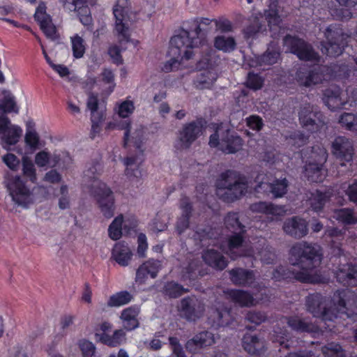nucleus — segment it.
Returning a JSON list of instances; mask_svg holds the SVG:
<instances>
[{
    "label": "nucleus",
    "mask_w": 357,
    "mask_h": 357,
    "mask_svg": "<svg viewBox=\"0 0 357 357\" xmlns=\"http://www.w3.org/2000/svg\"><path fill=\"white\" fill-rule=\"evenodd\" d=\"M321 259V249L318 245L302 242L294 245L290 252L289 261L294 267V278L304 282H321V277L314 271Z\"/></svg>",
    "instance_id": "1"
},
{
    "label": "nucleus",
    "mask_w": 357,
    "mask_h": 357,
    "mask_svg": "<svg viewBox=\"0 0 357 357\" xmlns=\"http://www.w3.org/2000/svg\"><path fill=\"white\" fill-rule=\"evenodd\" d=\"M192 28L190 30L182 29L172 38L169 51L172 59L164 64V71L169 72L180 66H188L185 62L192 58L194 49L200 44L201 38L204 36L196 22H192Z\"/></svg>",
    "instance_id": "2"
},
{
    "label": "nucleus",
    "mask_w": 357,
    "mask_h": 357,
    "mask_svg": "<svg viewBox=\"0 0 357 357\" xmlns=\"http://www.w3.org/2000/svg\"><path fill=\"white\" fill-rule=\"evenodd\" d=\"M113 13L115 17L113 33L121 47L113 45L109 47L108 53L114 63L120 64L123 61L121 52L126 48L125 45L131 43L135 47L137 45L138 41L131 38L132 13L128 0H117L113 8Z\"/></svg>",
    "instance_id": "3"
},
{
    "label": "nucleus",
    "mask_w": 357,
    "mask_h": 357,
    "mask_svg": "<svg viewBox=\"0 0 357 357\" xmlns=\"http://www.w3.org/2000/svg\"><path fill=\"white\" fill-rule=\"evenodd\" d=\"M222 177L217 194L225 201L232 202L248 192V181L244 176L228 172Z\"/></svg>",
    "instance_id": "4"
},
{
    "label": "nucleus",
    "mask_w": 357,
    "mask_h": 357,
    "mask_svg": "<svg viewBox=\"0 0 357 357\" xmlns=\"http://www.w3.org/2000/svg\"><path fill=\"white\" fill-rule=\"evenodd\" d=\"M211 147L218 148L225 153H234L243 147L241 138L231 132L227 125L221 123L211 135L209 139Z\"/></svg>",
    "instance_id": "5"
},
{
    "label": "nucleus",
    "mask_w": 357,
    "mask_h": 357,
    "mask_svg": "<svg viewBox=\"0 0 357 357\" xmlns=\"http://www.w3.org/2000/svg\"><path fill=\"white\" fill-rule=\"evenodd\" d=\"M327 157V151L323 146H317L312 149L304 167L305 176L309 180L313 182H321L324 180L326 172L322 166Z\"/></svg>",
    "instance_id": "6"
},
{
    "label": "nucleus",
    "mask_w": 357,
    "mask_h": 357,
    "mask_svg": "<svg viewBox=\"0 0 357 357\" xmlns=\"http://www.w3.org/2000/svg\"><path fill=\"white\" fill-rule=\"evenodd\" d=\"M225 225L228 229L231 230L234 235H231L223 246L222 250L228 254L231 258L235 259L237 256L241 255V246L243 243L242 232L243 227L238 222V217L236 213H229L225 218Z\"/></svg>",
    "instance_id": "7"
},
{
    "label": "nucleus",
    "mask_w": 357,
    "mask_h": 357,
    "mask_svg": "<svg viewBox=\"0 0 357 357\" xmlns=\"http://www.w3.org/2000/svg\"><path fill=\"white\" fill-rule=\"evenodd\" d=\"M91 194L96 198L103 215L106 218H111L115 208L114 196L111 190L104 183L95 180L92 183Z\"/></svg>",
    "instance_id": "8"
},
{
    "label": "nucleus",
    "mask_w": 357,
    "mask_h": 357,
    "mask_svg": "<svg viewBox=\"0 0 357 357\" xmlns=\"http://www.w3.org/2000/svg\"><path fill=\"white\" fill-rule=\"evenodd\" d=\"M7 188L13 201L17 204L26 206L33 202L31 189L19 176L8 180Z\"/></svg>",
    "instance_id": "9"
},
{
    "label": "nucleus",
    "mask_w": 357,
    "mask_h": 357,
    "mask_svg": "<svg viewBox=\"0 0 357 357\" xmlns=\"http://www.w3.org/2000/svg\"><path fill=\"white\" fill-rule=\"evenodd\" d=\"M332 153L340 160L341 165H347L353 159L354 149L351 142L344 137H337L332 144Z\"/></svg>",
    "instance_id": "10"
},
{
    "label": "nucleus",
    "mask_w": 357,
    "mask_h": 357,
    "mask_svg": "<svg viewBox=\"0 0 357 357\" xmlns=\"http://www.w3.org/2000/svg\"><path fill=\"white\" fill-rule=\"evenodd\" d=\"M22 128L12 124L6 116L0 118V138L6 145H15L22 135Z\"/></svg>",
    "instance_id": "11"
},
{
    "label": "nucleus",
    "mask_w": 357,
    "mask_h": 357,
    "mask_svg": "<svg viewBox=\"0 0 357 357\" xmlns=\"http://www.w3.org/2000/svg\"><path fill=\"white\" fill-rule=\"evenodd\" d=\"M64 8L68 11L76 12L79 17L81 22L84 26L91 24L92 18L88 5L93 4L94 0H59Z\"/></svg>",
    "instance_id": "12"
},
{
    "label": "nucleus",
    "mask_w": 357,
    "mask_h": 357,
    "mask_svg": "<svg viewBox=\"0 0 357 357\" xmlns=\"http://www.w3.org/2000/svg\"><path fill=\"white\" fill-rule=\"evenodd\" d=\"M284 44L291 52L296 54L300 59L307 61L317 59V54L312 51L310 45L302 40L287 36L284 40Z\"/></svg>",
    "instance_id": "13"
},
{
    "label": "nucleus",
    "mask_w": 357,
    "mask_h": 357,
    "mask_svg": "<svg viewBox=\"0 0 357 357\" xmlns=\"http://www.w3.org/2000/svg\"><path fill=\"white\" fill-rule=\"evenodd\" d=\"M107 128L108 129H124L126 130L124 141L126 144L133 143L137 145L138 143L142 142L145 138L144 128L139 127L135 129H131L129 123L127 121H124L122 123H119L116 121H110L107 123Z\"/></svg>",
    "instance_id": "14"
},
{
    "label": "nucleus",
    "mask_w": 357,
    "mask_h": 357,
    "mask_svg": "<svg viewBox=\"0 0 357 357\" xmlns=\"http://www.w3.org/2000/svg\"><path fill=\"white\" fill-rule=\"evenodd\" d=\"M25 126L26 130L24 137L25 146L33 152L45 147L46 142L41 139L37 132L35 122L33 120H28Z\"/></svg>",
    "instance_id": "15"
},
{
    "label": "nucleus",
    "mask_w": 357,
    "mask_h": 357,
    "mask_svg": "<svg viewBox=\"0 0 357 357\" xmlns=\"http://www.w3.org/2000/svg\"><path fill=\"white\" fill-rule=\"evenodd\" d=\"M257 182L259 184L255 187L257 192L271 191L275 197H280L287 192V183L285 179L278 180L275 183H269L267 176L261 174L257 177Z\"/></svg>",
    "instance_id": "16"
},
{
    "label": "nucleus",
    "mask_w": 357,
    "mask_h": 357,
    "mask_svg": "<svg viewBox=\"0 0 357 357\" xmlns=\"http://www.w3.org/2000/svg\"><path fill=\"white\" fill-rule=\"evenodd\" d=\"M34 17L46 36L55 39L56 38V27L52 24L50 16L47 14L46 6L43 3H40L37 7Z\"/></svg>",
    "instance_id": "17"
},
{
    "label": "nucleus",
    "mask_w": 357,
    "mask_h": 357,
    "mask_svg": "<svg viewBox=\"0 0 357 357\" xmlns=\"http://www.w3.org/2000/svg\"><path fill=\"white\" fill-rule=\"evenodd\" d=\"M178 311L181 317L194 321L202 315L203 307L195 299L184 298L178 306Z\"/></svg>",
    "instance_id": "18"
},
{
    "label": "nucleus",
    "mask_w": 357,
    "mask_h": 357,
    "mask_svg": "<svg viewBox=\"0 0 357 357\" xmlns=\"http://www.w3.org/2000/svg\"><path fill=\"white\" fill-rule=\"evenodd\" d=\"M202 128L198 123H191L185 126L180 132L176 147L178 149L187 148L196 139L201 132Z\"/></svg>",
    "instance_id": "19"
},
{
    "label": "nucleus",
    "mask_w": 357,
    "mask_h": 357,
    "mask_svg": "<svg viewBox=\"0 0 357 357\" xmlns=\"http://www.w3.org/2000/svg\"><path fill=\"white\" fill-rule=\"evenodd\" d=\"M161 268L159 261L149 260L142 264L137 271L136 282L142 284L150 276L151 278L156 277Z\"/></svg>",
    "instance_id": "20"
},
{
    "label": "nucleus",
    "mask_w": 357,
    "mask_h": 357,
    "mask_svg": "<svg viewBox=\"0 0 357 357\" xmlns=\"http://www.w3.org/2000/svg\"><path fill=\"white\" fill-rule=\"evenodd\" d=\"M61 153H54L53 155H51L46 149L36 153L34 157L35 164L39 167L46 166L54 167L56 165L61 167Z\"/></svg>",
    "instance_id": "21"
},
{
    "label": "nucleus",
    "mask_w": 357,
    "mask_h": 357,
    "mask_svg": "<svg viewBox=\"0 0 357 357\" xmlns=\"http://www.w3.org/2000/svg\"><path fill=\"white\" fill-rule=\"evenodd\" d=\"M215 342V337L211 332H202L196 335L188 341L186 348L190 351L195 353L198 349L210 346Z\"/></svg>",
    "instance_id": "22"
},
{
    "label": "nucleus",
    "mask_w": 357,
    "mask_h": 357,
    "mask_svg": "<svg viewBox=\"0 0 357 357\" xmlns=\"http://www.w3.org/2000/svg\"><path fill=\"white\" fill-rule=\"evenodd\" d=\"M283 229L287 234L298 238L303 237L307 232L305 221L298 218L287 220L284 224Z\"/></svg>",
    "instance_id": "23"
},
{
    "label": "nucleus",
    "mask_w": 357,
    "mask_h": 357,
    "mask_svg": "<svg viewBox=\"0 0 357 357\" xmlns=\"http://www.w3.org/2000/svg\"><path fill=\"white\" fill-rule=\"evenodd\" d=\"M87 107L91 112L92 130L94 133L100 132L101 125L105 120V116L102 112H98V98L91 94L89 96L87 101Z\"/></svg>",
    "instance_id": "24"
},
{
    "label": "nucleus",
    "mask_w": 357,
    "mask_h": 357,
    "mask_svg": "<svg viewBox=\"0 0 357 357\" xmlns=\"http://www.w3.org/2000/svg\"><path fill=\"white\" fill-rule=\"evenodd\" d=\"M139 313V309L137 307H129L121 312L120 319L126 330L132 331L138 328L139 321L137 317Z\"/></svg>",
    "instance_id": "25"
},
{
    "label": "nucleus",
    "mask_w": 357,
    "mask_h": 357,
    "mask_svg": "<svg viewBox=\"0 0 357 357\" xmlns=\"http://www.w3.org/2000/svg\"><path fill=\"white\" fill-rule=\"evenodd\" d=\"M264 17L270 31L275 36L278 31L281 30L280 23L282 22V16L276 3L270 5L268 9L264 12Z\"/></svg>",
    "instance_id": "26"
},
{
    "label": "nucleus",
    "mask_w": 357,
    "mask_h": 357,
    "mask_svg": "<svg viewBox=\"0 0 357 357\" xmlns=\"http://www.w3.org/2000/svg\"><path fill=\"white\" fill-rule=\"evenodd\" d=\"M326 70H327L326 67H318L310 72L305 77H303L300 73L298 75V81L301 84L305 86H311L321 83L328 77V75L324 74Z\"/></svg>",
    "instance_id": "27"
},
{
    "label": "nucleus",
    "mask_w": 357,
    "mask_h": 357,
    "mask_svg": "<svg viewBox=\"0 0 357 357\" xmlns=\"http://www.w3.org/2000/svg\"><path fill=\"white\" fill-rule=\"evenodd\" d=\"M337 279L340 282L349 285H357V268H351L349 264H343L335 271Z\"/></svg>",
    "instance_id": "28"
},
{
    "label": "nucleus",
    "mask_w": 357,
    "mask_h": 357,
    "mask_svg": "<svg viewBox=\"0 0 357 357\" xmlns=\"http://www.w3.org/2000/svg\"><path fill=\"white\" fill-rule=\"evenodd\" d=\"M336 298H339L338 311L342 313H346L348 317H350L351 314L349 312V310L351 309L354 312V310L351 308L356 305V301L354 294L350 291H347L335 295L334 300H336Z\"/></svg>",
    "instance_id": "29"
},
{
    "label": "nucleus",
    "mask_w": 357,
    "mask_h": 357,
    "mask_svg": "<svg viewBox=\"0 0 357 357\" xmlns=\"http://www.w3.org/2000/svg\"><path fill=\"white\" fill-rule=\"evenodd\" d=\"M326 105L331 110L340 108L346 102L342 99L340 89L333 87L326 91L324 98Z\"/></svg>",
    "instance_id": "30"
},
{
    "label": "nucleus",
    "mask_w": 357,
    "mask_h": 357,
    "mask_svg": "<svg viewBox=\"0 0 357 357\" xmlns=\"http://www.w3.org/2000/svg\"><path fill=\"white\" fill-rule=\"evenodd\" d=\"M326 38L328 40V45H324L321 48V51L324 54L328 56H335L342 53V46L339 44H336L335 42H331V39H336L337 36H339V33L335 30V27H328L325 33Z\"/></svg>",
    "instance_id": "31"
},
{
    "label": "nucleus",
    "mask_w": 357,
    "mask_h": 357,
    "mask_svg": "<svg viewBox=\"0 0 357 357\" xmlns=\"http://www.w3.org/2000/svg\"><path fill=\"white\" fill-rule=\"evenodd\" d=\"M307 305L309 310L314 317H321L326 319H331L330 310L325 309L324 303L320 302L319 295H312L307 298Z\"/></svg>",
    "instance_id": "32"
},
{
    "label": "nucleus",
    "mask_w": 357,
    "mask_h": 357,
    "mask_svg": "<svg viewBox=\"0 0 357 357\" xmlns=\"http://www.w3.org/2000/svg\"><path fill=\"white\" fill-rule=\"evenodd\" d=\"M19 107L15 98L10 91H3L0 96V118L6 116L5 113H18Z\"/></svg>",
    "instance_id": "33"
},
{
    "label": "nucleus",
    "mask_w": 357,
    "mask_h": 357,
    "mask_svg": "<svg viewBox=\"0 0 357 357\" xmlns=\"http://www.w3.org/2000/svg\"><path fill=\"white\" fill-rule=\"evenodd\" d=\"M112 257L119 265L126 266L129 264L132 252L127 245L119 243L113 248Z\"/></svg>",
    "instance_id": "34"
},
{
    "label": "nucleus",
    "mask_w": 357,
    "mask_h": 357,
    "mask_svg": "<svg viewBox=\"0 0 357 357\" xmlns=\"http://www.w3.org/2000/svg\"><path fill=\"white\" fill-rule=\"evenodd\" d=\"M236 45L234 38L227 33L219 34L214 38V47L224 52L233 51L236 47Z\"/></svg>",
    "instance_id": "35"
},
{
    "label": "nucleus",
    "mask_w": 357,
    "mask_h": 357,
    "mask_svg": "<svg viewBox=\"0 0 357 357\" xmlns=\"http://www.w3.org/2000/svg\"><path fill=\"white\" fill-rule=\"evenodd\" d=\"M250 209L253 212L263 213L267 215H272L273 216H280L284 213V209L283 207L273 206L266 202L253 204L250 206Z\"/></svg>",
    "instance_id": "36"
},
{
    "label": "nucleus",
    "mask_w": 357,
    "mask_h": 357,
    "mask_svg": "<svg viewBox=\"0 0 357 357\" xmlns=\"http://www.w3.org/2000/svg\"><path fill=\"white\" fill-rule=\"evenodd\" d=\"M99 336V340L109 347H117L126 341V333L121 330H116L112 335L96 334Z\"/></svg>",
    "instance_id": "37"
},
{
    "label": "nucleus",
    "mask_w": 357,
    "mask_h": 357,
    "mask_svg": "<svg viewBox=\"0 0 357 357\" xmlns=\"http://www.w3.org/2000/svg\"><path fill=\"white\" fill-rule=\"evenodd\" d=\"M243 347L248 353L255 354L262 349L264 342L255 335L246 334L243 339Z\"/></svg>",
    "instance_id": "38"
},
{
    "label": "nucleus",
    "mask_w": 357,
    "mask_h": 357,
    "mask_svg": "<svg viewBox=\"0 0 357 357\" xmlns=\"http://www.w3.org/2000/svg\"><path fill=\"white\" fill-rule=\"evenodd\" d=\"M203 258L208 264L218 269H223L227 266L225 258L213 249L207 250L203 255Z\"/></svg>",
    "instance_id": "39"
},
{
    "label": "nucleus",
    "mask_w": 357,
    "mask_h": 357,
    "mask_svg": "<svg viewBox=\"0 0 357 357\" xmlns=\"http://www.w3.org/2000/svg\"><path fill=\"white\" fill-rule=\"evenodd\" d=\"M142 161V159L138 157H128L124 160L126 173L129 178H139L142 176V173L139 169V165L141 164Z\"/></svg>",
    "instance_id": "40"
},
{
    "label": "nucleus",
    "mask_w": 357,
    "mask_h": 357,
    "mask_svg": "<svg viewBox=\"0 0 357 357\" xmlns=\"http://www.w3.org/2000/svg\"><path fill=\"white\" fill-rule=\"evenodd\" d=\"M132 296L128 291L117 292L108 298L107 304L111 307H119L130 303Z\"/></svg>",
    "instance_id": "41"
},
{
    "label": "nucleus",
    "mask_w": 357,
    "mask_h": 357,
    "mask_svg": "<svg viewBox=\"0 0 357 357\" xmlns=\"http://www.w3.org/2000/svg\"><path fill=\"white\" fill-rule=\"evenodd\" d=\"M333 217L338 222L345 225L356 224L357 222V215L352 210L349 208L335 211Z\"/></svg>",
    "instance_id": "42"
},
{
    "label": "nucleus",
    "mask_w": 357,
    "mask_h": 357,
    "mask_svg": "<svg viewBox=\"0 0 357 357\" xmlns=\"http://www.w3.org/2000/svg\"><path fill=\"white\" fill-rule=\"evenodd\" d=\"M133 101L129 99L119 102L116 104L114 111L121 118L129 117L135 111Z\"/></svg>",
    "instance_id": "43"
},
{
    "label": "nucleus",
    "mask_w": 357,
    "mask_h": 357,
    "mask_svg": "<svg viewBox=\"0 0 357 357\" xmlns=\"http://www.w3.org/2000/svg\"><path fill=\"white\" fill-rule=\"evenodd\" d=\"M126 222L121 215L117 216L112 221L108 229L109 236L112 239L118 240L121 237L123 225L126 228L127 227Z\"/></svg>",
    "instance_id": "44"
},
{
    "label": "nucleus",
    "mask_w": 357,
    "mask_h": 357,
    "mask_svg": "<svg viewBox=\"0 0 357 357\" xmlns=\"http://www.w3.org/2000/svg\"><path fill=\"white\" fill-rule=\"evenodd\" d=\"M230 274L233 282L238 284H251L254 279L252 273L243 269L232 270Z\"/></svg>",
    "instance_id": "45"
},
{
    "label": "nucleus",
    "mask_w": 357,
    "mask_h": 357,
    "mask_svg": "<svg viewBox=\"0 0 357 357\" xmlns=\"http://www.w3.org/2000/svg\"><path fill=\"white\" fill-rule=\"evenodd\" d=\"M217 78L213 70H208L201 73L196 81V85L200 89L209 88Z\"/></svg>",
    "instance_id": "46"
},
{
    "label": "nucleus",
    "mask_w": 357,
    "mask_h": 357,
    "mask_svg": "<svg viewBox=\"0 0 357 357\" xmlns=\"http://www.w3.org/2000/svg\"><path fill=\"white\" fill-rule=\"evenodd\" d=\"M22 173L31 182L35 183L37 181L36 169L31 160L26 155L22 158Z\"/></svg>",
    "instance_id": "47"
},
{
    "label": "nucleus",
    "mask_w": 357,
    "mask_h": 357,
    "mask_svg": "<svg viewBox=\"0 0 357 357\" xmlns=\"http://www.w3.org/2000/svg\"><path fill=\"white\" fill-rule=\"evenodd\" d=\"M229 296L234 301L241 305L248 306L254 304L252 297L250 294L240 290L230 291Z\"/></svg>",
    "instance_id": "48"
},
{
    "label": "nucleus",
    "mask_w": 357,
    "mask_h": 357,
    "mask_svg": "<svg viewBox=\"0 0 357 357\" xmlns=\"http://www.w3.org/2000/svg\"><path fill=\"white\" fill-rule=\"evenodd\" d=\"M100 80L105 85L106 93L109 95L116 86L114 73L109 69H105L100 75Z\"/></svg>",
    "instance_id": "49"
},
{
    "label": "nucleus",
    "mask_w": 357,
    "mask_h": 357,
    "mask_svg": "<svg viewBox=\"0 0 357 357\" xmlns=\"http://www.w3.org/2000/svg\"><path fill=\"white\" fill-rule=\"evenodd\" d=\"M328 197L329 195L317 191L311 194V197L308 199L309 204L314 211H318L322 208Z\"/></svg>",
    "instance_id": "50"
},
{
    "label": "nucleus",
    "mask_w": 357,
    "mask_h": 357,
    "mask_svg": "<svg viewBox=\"0 0 357 357\" xmlns=\"http://www.w3.org/2000/svg\"><path fill=\"white\" fill-rule=\"evenodd\" d=\"M279 59V52L277 50H271L268 49L266 53L262 56L260 61H255L250 63V66L256 67L258 65L262 66L263 64L271 65L275 63Z\"/></svg>",
    "instance_id": "51"
},
{
    "label": "nucleus",
    "mask_w": 357,
    "mask_h": 357,
    "mask_svg": "<svg viewBox=\"0 0 357 357\" xmlns=\"http://www.w3.org/2000/svg\"><path fill=\"white\" fill-rule=\"evenodd\" d=\"M312 109L310 106L305 107L299 112V120L303 126H310L309 130L313 131L314 130V121L312 119Z\"/></svg>",
    "instance_id": "52"
},
{
    "label": "nucleus",
    "mask_w": 357,
    "mask_h": 357,
    "mask_svg": "<svg viewBox=\"0 0 357 357\" xmlns=\"http://www.w3.org/2000/svg\"><path fill=\"white\" fill-rule=\"evenodd\" d=\"M71 43L74 57L76 59L82 58L86 49L84 40L78 35H75L71 38Z\"/></svg>",
    "instance_id": "53"
},
{
    "label": "nucleus",
    "mask_w": 357,
    "mask_h": 357,
    "mask_svg": "<svg viewBox=\"0 0 357 357\" xmlns=\"http://www.w3.org/2000/svg\"><path fill=\"white\" fill-rule=\"evenodd\" d=\"M340 124L350 130H357V116L345 113L340 119Z\"/></svg>",
    "instance_id": "54"
},
{
    "label": "nucleus",
    "mask_w": 357,
    "mask_h": 357,
    "mask_svg": "<svg viewBox=\"0 0 357 357\" xmlns=\"http://www.w3.org/2000/svg\"><path fill=\"white\" fill-rule=\"evenodd\" d=\"M78 347L81 351L82 357H94L96 354V347L93 342L81 340L78 342Z\"/></svg>",
    "instance_id": "55"
},
{
    "label": "nucleus",
    "mask_w": 357,
    "mask_h": 357,
    "mask_svg": "<svg viewBox=\"0 0 357 357\" xmlns=\"http://www.w3.org/2000/svg\"><path fill=\"white\" fill-rule=\"evenodd\" d=\"M307 138L300 132H295L287 136L288 145L293 147H300L306 142Z\"/></svg>",
    "instance_id": "56"
},
{
    "label": "nucleus",
    "mask_w": 357,
    "mask_h": 357,
    "mask_svg": "<svg viewBox=\"0 0 357 357\" xmlns=\"http://www.w3.org/2000/svg\"><path fill=\"white\" fill-rule=\"evenodd\" d=\"M322 351L326 357H344L341 347L337 344H329L324 347Z\"/></svg>",
    "instance_id": "57"
},
{
    "label": "nucleus",
    "mask_w": 357,
    "mask_h": 357,
    "mask_svg": "<svg viewBox=\"0 0 357 357\" xmlns=\"http://www.w3.org/2000/svg\"><path fill=\"white\" fill-rule=\"evenodd\" d=\"M168 217L165 214L158 215L152 223L151 229L153 231H162L166 229L168 223Z\"/></svg>",
    "instance_id": "58"
},
{
    "label": "nucleus",
    "mask_w": 357,
    "mask_h": 357,
    "mask_svg": "<svg viewBox=\"0 0 357 357\" xmlns=\"http://www.w3.org/2000/svg\"><path fill=\"white\" fill-rule=\"evenodd\" d=\"M165 293L169 297H177L181 295L185 289L175 282H168L165 287Z\"/></svg>",
    "instance_id": "59"
},
{
    "label": "nucleus",
    "mask_w": 357,
    "mask_h": 357,
    "mask_svg": "<svg viewBox=\"0 0 357 357\" xmlns=\"http://www.w3.org/2000/svg\"><path fill=\"white\" fill-rule=\"evenodd\" d=\"M2 160L11 170L17 171L19 169L20 160L15 154L7 153L3 156Z\"/></svg>",
    "instance_id": "60"
},
{
    "label": "nucleus",
    "mask_w": 357,
    "mask_h": 357,
    "mask_svg": "<svg viewBox=\"0 0 357 357\" xmlns=\"http://www.w3.org/2000/svg\"><path fill=\"white\" fill-rule=\"evenodd\" d=\"M137 253L139 257H144L148 248L147 238L145 234H139L137 237Z\"/></svg>",
    "instance_id": "61"
},
{
    "label": "nucleus",
    "mask_w": 357,
    "mask_h": 357,
    "mask_svg": "<svg viewBox=\"0 0 357 357\" xmlns=\"http://www.w3.org/2000/svg\"><path fill=\"white\" fill-rule=\"evenodd\" d=\"M263 79L257 75L249 73L247 80V85L249 88L257 90L261 87Z\"/></svg>",
    "instance_id": "62"
},
{
    "label": "nucleus",
    "mask_w": 357,
    "mask_h": 357,
    "mask_svg": "<svg viewBox=\"0 0 357 357\" xmlns=\"http://www.w3.org/2000/svg\"><path fill=\"white\" fill-rule=\"evenodd\" d=\"M342 189L346 192L349 199L357 204V183H353L347 185H344Z\"/></svg>",
    "instance_id": "63"
},
{
    "label": "nucleus",
    "mask_w": 357,
    "mask_h": 357,
    "mask_svg": "<svg viewBox=\"0 0 357 357\" xmlns=\"http://www.w3.org/2000/svg\"><path fill=\"white\" fill-rule=\"evenodd\" d=\"M259 20L255 17L253 24L248 26L245 31V37L248 38H251L259 33L261 31V26H259Z\"/></svg>",
    "instance_id": "64"
}]
</instances>
